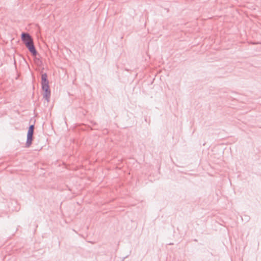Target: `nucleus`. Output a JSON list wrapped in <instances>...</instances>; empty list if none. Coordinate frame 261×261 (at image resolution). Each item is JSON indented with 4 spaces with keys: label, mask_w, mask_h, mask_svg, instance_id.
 Wrapping results in <instances>:
<instances>
[{
    "label": "nucleus",
    "mask_w": 261,
    "mask_h": 261,
    "mask_svg": "<svg viewBox=\"0 0 261 261\" xmlns=\"http://www.w3.org/2000/svg\"><path fill=\"white\" fill-rule=\"evenodd\" d=\"M253 44H261V43H258V42H257V43H253Z\"/></svg>",
    "instance_id": "0eeeda50"
},
{
    "label": "nucleus",
    "mask_w": 261,
    "mask_h": 261,
    "mask_svg": "<svg viewBox=\"0 0 261 261\" xmlns=\"http://www.w3.org/2000/svg\"><path fill=\"white\" fill-rule=\"evenodd\" d=\"M34 57V61L37 65H41L42 63V62L40 58L36 57V56Z\"/></svg>",
    "instance_id": "423d86ee"
},
{
    "label": "nucleus",
    "mask_w": 261,
    "mask_h": 261,
    "mask_svg": "<svg viewBox=\"0 0 261 261\" xmlns=\"http://www.w3.org/2000/svg\"><path fill=\"white\" fill-rule=\"evenodd\" d=\"M34 128H35L34 124L30 125V126L28 128L27 134L33 135L34 133Z\"/></svg>",
    "instance_id": "39448f33"
},
{
    "label": "nucleus",
    "mask_w": 261,
    "mask_h": 261,
    "mask_svg": "<svg viewBox=\"0 0 261 261\" xmlns=\"http://www.w3.org/2000/svg\"><path fill=\"white\" fill-rule=\"evenodd\" d=\"M34 139L33 135H27V141L25 143V147H29L32 144V142Z\"/></svg>",
    "instance_id": "20e7f679"
},
{
    "label": "nucleus",
    "mask_w": 261,
    "mask_h": 261,
    "mask_svg": "<svg viewBox=\"0 0 261 261\" xmlns=\"http://www.w3.org/2000/svg\"><path fill=\"white\" fill-rule=\"evenodd\" d=\"M25 46L33 57L39 55V54L36 49L33 42Z\"/></svg>",
    "instance_id": "7ed1b4c3"
},
{
    "label": "nucleus",
    "mask_w": 261,
    "mask_h": 261,
    "mask_svg": "<svg viewBox=\"0 0 261 261\" xmlns=\"http://www.w3.org/2000/svg\"><path fill=\"white\" fill-rule=\"evenodd\" d=\"M21 38L25 46L33 42L31 36L28 33L22 32L21 34Z\"/></svg>",
    "instance_id": "f03ea898"
},
{
    "label": "nucleus",
    "mask_w": 261,
    "mask_h": 261,
    "mask_svg": "<svg viewBox=\"0 0 261 261\" xmlns=\"http://www.w3.org/2000/svg\"><path fill=\"white\" fill-rule=\"evenodd\" d=\"M173 243H169V245H173Z\"/></svg>",
    "instance_id": "1a4fd4ad"
},
{
    "label": "nucleus",
    "mask_w": 261,
    "mask_h": 261,
    "mask_svg": "<svg viewBox=\"0 0 261 261\" xmlns=\"http://www.w3.org/2000/svg\"><path fill=\"white\" fill-rule=\"evenodd\" d=\"M41 85L42 90L43 91V97L47 102H49L51 91L49 85L47 74L46 73H43L41 75Z\"/></svg>",
    "instance_id": "f257e3e1"
},
{
    "label": "nucleus",
    "mask_w": 261,
    "mask_h": 261,
    "mask_svg": "<svg viewBox=\"0 0 261 261\" xmlns=\"http://www.w3.org/2000/svg\"><path fill=\"white\" fill-rule=\"evenodd\" d=\"M96 124V122H93V125H95Z\"/></svg>",
    "instance_id": "6e6552de"
}]
</instances>
